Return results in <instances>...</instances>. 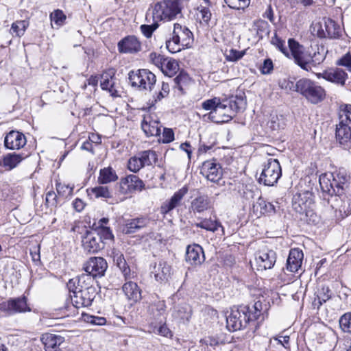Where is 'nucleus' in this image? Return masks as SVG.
Instances as JSON below:
<instances>
[{
  "label": "nucleus",
  "instance_id": "nucleus-1",
  "mask_svg": "<svg viewBox=\"0 0 351 351\" xmlns=\"http://www.w3.org/2000/svg\"><path fill=\"white\" fill-rule=\"evenodd\" d=\"M284 84L285 89L299 93L313 104L321 102L326 97L325 90L317 82L308 78L300 79L296 83L285 81L282 88H284Z\"/></svg>",
  "mask_w": 351,
  "mask_h": 351
},
{
  "label": "nucleus",
  "instance_id": "nucleus-2",
  "mask_svg": "<svg viewBox=\"0 0 351 351\" xmlns=\"http://www.w3.org/2000/svg\"><path fill=\"white\" fill-rule=\"evenodd\" d=\"M181 12L179 3L176 0L158 1L149 10L146 19L148 22L171 21Z\"/></svg>",
  "mask_w": 351,
  "mask_h": 351
},
{
  "label": "nucleus",
  "instance_id": "nucleus-3",
  "mask_svg": "<svg viewBox=\"0 0 351 351\" xmlns=\"http://www.w3.org/2000/svg\"><path fill=\"white\" fill-rule=\"evenodd\" d=\"M339 123L336 128V138L345 149L351 147V105L341 106L339 112Z\"/></svg>",
  "mask_w": 351,
  "mask_h": 351
},
{
  "label": "nucleus",
  "instance_id": "nucleus-4",
  "mask_svg": "<svg viewBox=\"0 0 351 351\" xmlns=\"http://www.w3.org/2000/svg\"><path fill=\"white\" fill-rule=\"evenodd\" d=\"M288 45L294 62L302 69L306 71L311 70L312 53L308 50H306L293 38L288 40Z\"/></svg>",
  "mask_w": 351,
  "mask_h": 351
},
{
  "label": "nucleus",
  "instance_id": "nucleus-5",
  "mask_svg": "<svg viewBox=\"0 0 351 351\" xmlns=\"http://www.w3.org/2000/svg\"><path fill=\"white\" fill-rule=\"evenodd\" d=\"M128 79L132 86L141 90L151 91L156 82V75L147 69L132 71L129 73Z\"/></svg>",
  "mask_w": 351,
  "mask_h": 351
},
{
  "label": "nucleus",
  "instance_id": "nucleus-6",
  "mask_svg": "<svg viewBox=\"0 0 351 351\" xmlns=\"http://www.w3.org/2000/svg\"><path fill=\"white\" fill-rule=\"evenodd\" d=\"M282 174L281 167L277 159L269 158L263 165L258 182L265 186H274Z\"/></svg>",
  "mask_w": 351,
  "mask_h": 351
},
{
  "label": "nucleus",
  "instance_id": "nucleus-7",
  "mask_svg": "<svg viewBox=\"0 0 351 351\" xmlns=\"http://www.w3.org/2000/svg\"><path fill=\"white\" fill-rule=\"evenodd\" d=\"M247 312L248 307L246 306L232 308L226 317L227 328L230 331H236L245 327L251 319V316L247 315Z\"/></svg>",
  "mask_w": 351,
  "mask_h": 351
},
{
  "label": "nucleus",
  "instance_id": "nucleus-8",
  "mask_svg": "<svg viewBox=\"0 0 351 351\" xmlns=\"http://www.w3.org/2000/svg\"><path fill=\"white\" fill-rule=\"evenodd\" d=\"M191 12L200 23L208 24L211 19L210 0H189Z\"/></svg>",
  "mask_w": 351,
  "mask_h": 351
},
{
  "label": "nucleus",
  "instance_id": "nucleus-9",
  "mask_svg": "<svg viewBox=\"0 0 351 351\" xmlns=\"http://www.w3.org/2000/svg\"><path fill=\"white\" fill-rule=\"evenodd\" d=\"M313 204V194L308 191L296 193L293 197V208L300 214L305 213L307 216Z\"/></svg>",
  "mask_w": 351,
  "mask_h": 351
},
{
  "label": "nucleus",
  "instance_id": "nucleus-10",
  "mask_svg": "<svg viewBox=\"0 0 351 351\" xmlns=\"http://www.w3.org/2000/svg\"><path fill=\"white\" fill-rule=\"evenodd\" d=\"M82 243L84 250L89 253H96L104 247L102 237L96 230L86 231Z\"/></svg>",
  "mask_w": 351,
  "mask_h": 351
},
{
  "label": "nucleus",
  "instance_id": "nucleus-11",
  "mask_svg": "<svg viewBox=\"0 0 351 351\" xmlns=\"http://www.w3.org/2000/svg\"><path fill=\"white\" fill-rule=\"evenodd\" d=\"M69 293L73 305L77 308L90 306L96 295L95 289L69 291Z\"/></svg>",
  "mask_w": 351,
  "mask_h": 351
},
{
  "label": "nucleus",
  "instance_id": "nucleus-12",
  "mask_svg": "<svg viewBox=\"0 0 351 351\" xmlns=\"http://www.w3.org/2000/svg\"><path fill=\"white\" fill-rule=\"evenodd\" d=\"M0 309L8 315L31 311V308L27 304L25 297L11 299L2 302L0 304Z\"/></svg>",
  "mask_w": 351,
  "mask_h": 351
},
{
  "label": "nucleus",
  "instance_id": "nucleus-13",
  "mask_svg": "<svg viewBox=\"0 0 351 351\" xmlns=\"http://www.w3.org/2000/svg\"><path fill=\"white\" fill-rule=\"evenodd\" d=\"M151 274L157 282H167L171 276L172 267L167 261L160 260L152 266Z\"/></svg>",
  "mask_w": 351,
  "mask_h": 351
},
{
  "label": "nucleus",
  "instance_id": "nucleus-14",
  "mask_svg": "<svg viewBox=\"0 0 351 351\" xmlns=\"http://www.w3.org/2000/svg\"><path fill=\"white\" fill-rule=\"evenodd\" d=\"M141 128L147 136L159 135L160 124L157 115L152 112L145 114L141 122Z\"/></svg>",
  "mask_w": 351,
  "mask_h": 351
},
{
  "label": "nucleus",
  "instance_id": "nucleus-15",
  "mask_svg": "<svg viewBox=\"0 0 351 351\" xmlns=\"http://www.w3.org/2000/svg\"><path fill=\"white\" fill-rule=\"evenodd\" d=\"M108 267L106 260L102 257H91L85 264L84 269L86 274L93 278L101 277L104 275Z\"/></svg>",
  "mask_w": 351,
  "mask_h": 351
},
{
  "label": "nucleus",
  "instance_id": "nucleus-16",
  "mask_svg": "<svg viewBox=\"0 0 351 351\" xmlns=\"http://www.w3.org/2000/svg\"><path fill=\"white\" fill-rule=\"evenodd\" d=\"M145 187L143 182L135 175L123 178L119 182V191L121 194H128L134 191H142Z\"/></svg>",
  "mask_w": 351,
  "mask_h": 351
},
{
  "label": "nucleus",
  "instance_id": "nucleus-17",
  "mask_svg": "<svg viewBox=\"0 0 351 351\" xmlns=\"http://www.w3.org/2000/svg\"><path fill=\"white\" fill-rule=\"evenodd\" d=\"M201 174L208 180L217 183L222 178V170L219 164L213 160H207L203 162L201 169Z\"/></svg>",
  "mask_w": 351,
  "mask_h": 351
},
{
  "label": "nucleus",
  "instance_id": "nucleus-18",
  "mask_svg": "<svg viewBox=\"0 0 351 351\" xmlns=\"http://www.w3.org/2000/svg\"><path fill=\"white\" fill-rule=\"evenodd\" d=\"M317 77L318 78H323L328 82L343 86L345 84L348 75L341 69L330 68L325 70L322 73H317Z\"/></svg>",
  "mask_w": 351,
  "mask_h": 351
},
{
  "label": "nucleus",
  "instance_id": "nucleus-19",
  "mask_svg": "<svg viewBox=\"0 0 351 351\" xmlns=\"http://www.w3.org/2000/svg\"><path fill=\"white\" fill-rule=\"evenodd\" d=\"M93 278L90 274H83L77 278L69 280L67 283V287L69 291H76L82 290H89L90 289H95L92 283Z\"/></svg>",
  "mask_w": 351,
  "mask_h": 351
},
{
  "label": "nucleus",
  "instance_id": "nucleus-20",
  "mask_svg": "<svg viewBox=\"0 0 351 351\" xmlns=\"http://www.w3.org/2000/svg\"><path fill=\"white\" fill-rule=\"evenodd\" d=\"M276 261V252L271 250L260 251L256 256L258 270H266L272 268Z\"/></svg>",
  "mask_w": 351,
  "mask_h": 351
},
{
  "label": "nucleus",
  "instance_id": "nucleus-21",
  "mask_svg": "<svg viewBox=\"0 0 351 351\" xmlns=\"http://www.w3.org/2000/svg\"><path fill=\"white\" fill-rule=\"evenodd\" d=\"M188 193V187L184 186L178 191L168 200L165 201L160 206V211L163 215H166L170 211L178 207L184 197Z\"/></svg>",
  "mask_w": 351,
  "mask_h": 351
},
{
  "label": "nucleus",
  "instance_id": "nucleus-22",
  "mask_svg": "<svg viewBox=\"0 0 351 351\" xmlns=\"http://www.w3.org/2000/svg\"><path fill=\"white\" fill-rule=\"evenodd\" d=\"M172 36L175 37V40L180 42L186 48L190 47L193 41V36L189 29L178 23L174 24Z\"/></svg>",
  "mask_w": 351,
  "mask_h": 351
},
{
  "label": "nucleus",
  "instance_id": "nucleus-23",
  "mask_svg": "<svg viewBox=\"0 0 351 351\" xmlns=\"http://www.w3.org/2000/svg\"><path fill=\"white\" fill-rule=\"evenodd\" d=\"M120 53H136L141 50V43L134 36H128L118 43Z\"/></svg>",
  "mask_w": 351,
  "mask_h": 351
},
{
  "label": "nucleus",
  "instance_id": "nucleus-24",
  "mask_svg": "<svg viewBox=\"0 0 351 351\" xmlns=\"http://www.w3.org/2000/svg\"><path fill=\"white\" fill-rule=\"evenodd\" d=\"M25 135L18 131L12 130L5 137L4 145L9 149H19L26 144Z\"/></svg>",
  "mask_w": 351,
  "mask_h": 351
},
{
  "label": "nucleus",
  "instance_id": "nucleus-25",
  "mask_svg": "<svg viewBox=\"0 0 351 351\" xmlns=\"http://www.w3.org/2000/svg\"><path fill=\"white\" fill-rule=\"evenodd\" d=\"M186 261L191 265H200L204 261L202 247L199 245H189L186 252Z\"/></svg>",
  "mask_w": 351,
  "mask_h": 351
},
{
  "label": "nucleus",
  "instance_id": "nucleus-26",
  "mask_svg": "<svg viewBox=\"0 0 351 351\" xmlns=\"http://www.w3.org/2000/svg\"><path fill=\"white\" fill-rule=\"evenodd\" d=\"M41 341L46 351H62L60 346L64 339L60 335L45 333L42 335Z\"/></svg>",
  "mask_w": 351,
  "mask_h": 351
},
{
  "label": "nucleus",
  "instance_id": "nucleus-27",
  "mask_svg": "<svg viewBox=\"0 0 351 351\" xmlns=\"http://www.w3.org/2000/svg\"><path fill=\"white\" fill-rule=\"evenodd\" d=\"M303 252L299 249H291L287 261V269L291 272H296L302 265Z\"/></svg>",
  "mask_w": 351,
  "mask_h": 351
},
{
  "label": "nucleus",
  "instance_id": "nucleus-28",
  "mask_svg": "<svg viewBox=\"0 0 351 351\" xmlns=\"http://www.w3.org/2000/svg\"><path fill=\"white\" fill-rule=\"evenodd\" d=\"M25 158L23 154L9 153L4 155L0 160V167L6 171H11L16 168L23 159Z\"/></svg>",
  "mask_w": 351,
  "mask_h": 351
},
{
  "label": "nucleus",
  "instance_id": "nucleus-29",
  "mask_svg": "<svg viewBox=\"0 0 351 351\" xmlns=\"http://www.w3.org/2000/svg\"><path fill=\"white\" fill-rule=\"evenodd\" d=\"M149 220L146 217H138L129 219L125 222L123 232L125 234H133L147 227Z\"/></svg>",
  "mask_w": 351,
  "mask_h": 351
},
{
  "label": "nucleus",
  "instance_id": "nucleus-30",
  "mask_svg": "<svg viewBox=\"0 0 351 351\" xmlns=\"http://www.w3.org/2000/svg\"><path fill=\"white\" fill-rule=\"evenodd\" d=\"M128 300L136 303L141 299V290L136 282L128 281L123 284L122 287Z\"/></svg>",
  "mask_w": 351,
  "mask_h": 351
},
{
  "label": "nucleus",
  "instance_id": "nucleus-31",
  "mask_svg": "<svg viewBox=\"0 0 351 351\" xmlns=\"http://www.w3.org/2000/svg\"><path fill=\"white\" fill-rule=\"evenodd\" d=\"M333 178V182L336 187L337 195H341L343 193V190L348 186V182L350 179L349 175L343 169L331 173Z\"/></svg>",
  "mask_w": 351,
  "mask_h": 351
},
{
  "label": "nucleus",
  "instance_id": "nucleus-32",
  "mask_svg": "<svg viewBox=\"0 0 351 351\" xmlns=\"http://www.w3.org/2000/svg\"><path fill=\"white\" fill-rule=\"evenodd\" d=\"M227 101L221 102L218 108L215 110V118H213L212 121L215 123H226L231 120L234 116L231 112L227 104Z\"/></svg>",
  "mask_w": 351,
  "mask_h": 351
},
{
  "label": "nucleus",
  "instance_id": "nucleus-33",
  "mask_svg": "<svg viewBox=\"0 0 351 351\" xmlns=\"http://www.w3.org/2000/svg\"><path fill=\"white\" fill-rule=\"evenodd\" d=\"M319 184L323 192L330 195H337L336 187L331 173L321 175L319 177Z\"/></svg>",
  "mask_w": 351,
  "mask_h": 351
},
{
  "label": "nucleus",
  "instance_id": "nucleus-34",
  "mask_svg": "<svg viewBox=\"0 0 351 351\" xmlns=\"http://www.w3.org/2000/svg\"><path fill=\"white\" fill-rule=\"evenodd\" d=\"M190 208L194 213H202L210 208V199L207 195L198 196L192 200Z\"/></svg>",
  "mask_w": 351,
  "mask_h": 351
},
{
  "label": "nucleus",
  "instance_id": "nucleus-35",
  "mask_svg": "<svg viewBox=\"0 0 351 351\" xmlns=\"http://www.w3.org/2000/svg\"><path fill=\"white\" fill-rule=\"evenodd\" d=\"M118 180L116 171L110 167L100 169L97 181L99 184H106Z\"/></svg>",
  "mask_w": 351,
  "mask_h": 351
},
{
  "label": "nucleus",
  "instance_id": "nucleus-36",
  "mask_svg": "<svg viewBox=\"0 0 351 351\" xmlns=\"http://www.w3.org/2000/svg\"><path fill=\"white\" fill-rule=\"evenodd\" d=\"M160 70L165 75L171 77L178 71L179 64L176 60L171 58H166Z\"/></svg>",
  "mask_w": 351,
  "mask_h": 351
},
{
  "label": "nucleus",
  "instance_id": "nucleus-37",
  "mask_svg": "<svg viewBox=\"0 0 351 351\" xmlns=\"http://www.w3.org/2000/svg\"><path fill=\"white\" fill-rule=\"evenodd\" d=\"M195 226L197 228H203L213 232L217 231L219 228H221L222 232H224L223 228L221 223L217 220H212L211 219H204L199 223H197Z\"/></svg>",
  "mask_w": 351,
  "mask_h": 351
},
{
  "label": "nucleus",
  "instance_id": "nucleus-38",
  "mask_svg": "<svg viewBox=\"0 0 351 351\" xmlns=\"http://www.w3.org/2000/svg\"><path fill=\"white\" fill-rule=\"evenodd\" d=\"M228 104L231 112L234 114L241 110H243L245 107V101L242 95H237L235 97L230 99L229 101L225 102Z\"/></svg>",
  "mask_w": 351,
  "mask_h": 351
},
{
  "label": "nucleus",
  "instance_id": "nucleus-39",
  "mask_svg": "<svg viewBox=\"0 0 351 351\" xmlns=\"http://www.w3.org/2000/svg\"><path fill=\"white\" fill-rule=\"evenodd\" d=\"M324 27L326 29V37L337 38L340 36L341 28L334 21L331 19L325 20Z\"/></svg>",
  "mask_w": 351,
  "mask_h": 351
},
{
  "label": "nucleus",
  "instance_id": "nucleus-40",
  "mask_svg": "<svg viewBox=\"0 0 351 351\" xmlns=\"http://www.w3.org/2000/svg\"><path fill=\"white\" fill-rule=\"evenodd\" d=\"M254 209L259 210L261 214H272L276 213L274 205L266 202L261 197L258 198L256 203L254 205Z\"/></svg>",
  "mask_w": 351,
  "mask_h": 351
},
{
  "label": "nucleus",
  "instance_id": "nucleus-41",
  "mask_svg": "<svg viewBox=\"0 0 351 351\" xmlns=\"http://www.w3.org/2000/svg\"><path fill=\"white\" fill-rule=\"evenodd\" d=\"M331 297L330 289L328 287H323L319 290L316 298H315L313 305L314 307H317V309L328 301Z\"/></svg>",
  "mask_w": 351,
  "mask_h": 351
},
{
  "label": "nucleus",
  "instance_id": "nucleus-42",
  "mask_svg": "<svg viewBox=\"0 0 351 351\" xmlns=\"http://www.w3.org/2000/svg\"><path fill=\"white\" fill-rule=\"evenodd\" d=\"M221 103V99L219 97L207 99L202 103V106L203 109L206 110H210L209 113V118L211 120L213 118H215V110Z\"/></svg>",
  "mask_w": 351,
  "mask_h": 351
},
{
  "label": "nucleus",
  "instance_id": "nucleus-43",
  "mask_svg": "<svg viewBox=\"0 0 351 351\" xmlns=\"http://www.w3.org/2000/svg\"><path fill=\"white\" fill-rule=\"evenodd\" d=\"M29 26V21L26 20L16 21L11 26L10 33L16 36L21 37L24 35Z\"/></svg>",
  "mask_w": 351,
  "mask_h": 351
},
{
  "label": "nucleus",
  "instance_id": "nucleus-44",
  "mask_svg": "<svg viewBox=\"0 0 351 351\" xmlns=\"http://www.w3.org/2000/svg\"><path fill=\"white\" fill-rule=\"evenodd\" d=\"M143 167L152 165L158 160L157 154L153 150H146L138 154Z\"/></svg>",
  "mask_w": 351,
  "mask_h": 351
},
{
  "label": "nucleus",
  "instance_id": "nucleus-45",
  "mask_svg": "<svg viewBox=\"0 0 351 351\" xmlns=\"http://www.w3.org/2000/svg\"><path fill=\"white\" fill-rule=\"evenodd\" d=\"M114 69H110L108 72L104 73L101 75L100 86L102 89L111 90L114 85L113 75H114Z\"/></svg>",
  "mask_w": 351,
  "mask_h": 351
},
{
  "label": "nucleus",
  "instance_id": "nucleus-46",
  "mask_svg": "<svg viewBox=\"0 0 351 351\" xmlns=\"http://www.w3.org/2000/svg\"><path fill=\"white\" fill-rule=\"evenodd\" d=\"M252 27L259 38H263L264 36L269 33V24L265 21L258 20L254 21Z\"/></svg>",
  "mask_w": 351,
  "mask_h": 351
},
{
  "label": "nucleus",
  "instance_id": "nucleus-47",
  "mask_svg": "<svg viewBox=\"0 0 351 351\" xmlns=\"http://www.w3.org/2000/svg\"><path fill=\"white\" fill-rule=\"evenodd\" d=\"M91 194L95 195L96 198H110L112 197L111 193L107 186H98L91 188L88 190Z\"/></svg>",
  "mask_w": 351,
  "mask_h": 351
},
{
  "label": "nucleus",
  "instance_id": "nucleus-48",
  "mask_svg": "<svg viewBox=\"0 0 351 351\" xmlns=\"http://www.w3.org/2000/svg\"><path fill=\"white\" fill-rule=\"evenodd\" d=\"M165 304L164 301L158 300L152 303L149 307V311L155 317L161 315L165 311Z\"/></svg>",
  "mask_w": 351,
  "mask_h": 351
},
{
  "label": "nucleus",
  "instance_id": "nucleus-49",
  "mask_svg": "<svg viewBox=\"0 0 351 351\" xmlns=\"http://www.w3.org/2000/svg\"><path fill=\"white\" fill-rule=\"evenodd\" d=\"M66 19V15L60 10H56L50 14L51 23H53L57 27L62 26L64 23Z\"/></svg>",
  "mask_w": 351,
  "mask_h": 351
},
{
  "label": "nucleus",
  "instance_id": "nucleus-50",
  "mask_svg": "<svg viewBox=\"0 0 351 351\" xmlns=\"http://www.w3.org/2000/svg\"><path fill=\"white\" fill-rule=\"evenodd\" d=\"M191 78L189 75L184 71H181L179 75L173 79L175 86L180 90H182L183 86L188 84Z\"/></svg>",
  "mask_w": 351,
  "mask_h": 351
},
{
  "label": "nucleus",
  "instance_id": "nucleus-51",
  "mask_svg": "<svg viewBox=\"0 0 351 351\" xmlns=\"http://www.w3.org/2000/svg\"><path fill=\"white\" fill-rule=\"evenodd\" d=\"M143 167V165L138 154L130 158L128 160V168L132 172L136 173Z\"/></svg>",
  "mask_w": 351,
  "mask_h": 351
},
{
  "label": "nucleus",
  "instance_id": "nucleus-52",
  "mask_svg": "<svg viewBox=\"0 0 351 351\" xmlns=\"http://www.w3.org/2000/svg\"><path fill=\"white\" fill-rule=\"evenodd\" d=\"M227 5L234 10H244L250 3V0H224Z\"/></svg>",
  "mask_w": 351,
  "mask_h": 351
},
{
  "label": "nucleus",
  "instance_id": "nucleus-53",
  "mask_svg": "<svg viewBox=\"0 0 351 351\" xmlns=\"http://www.w3.org/2000/svg\"><path fill=\"white\" fill-rule=\"evenodd\" d=\"M341 329L345 332L351 333V313H346L339 319Z\"/></svg>",
  "mask_w": 351,
  "mask_h": 351
},
{
  "label": "nucleus",
  "instance_id": "nucleus-54",
  "mask_svg": "<svg viewBox=\"0 0 351 351\" xmlns=\"http://www.w3.org/2000/svg\"><path fill=\"white\" fill-rule=\"evenodd\" d=\"M56 190L59 195L67 197L72 195L73 186L59 182L56 184Z\"/></svg>",
  "mask_w": 351,
  "mask_h": 351
},
{
  "label": "nucleus",
  "instance_id": "nucleus-55",
  "mask_svg": "<svg viewBox=\"0 0 351 351\" xmlns=\"http://www.w3.org/2000/svg\"><path fill=\"white\" fill-rule=\"evenodd\" d=\"M166 47L169 52L175 53L180 51L182 49H185L181 43L178 41L175 40V37L172 36V38L166 42Z\"/></svg>",
  "mask_w": 351,
  "mask_h": 351
},
{
  "label": "nucleus",
  "instance_id": "nucleus-56",
  "mask_svg": "<svg viewBox=\"0 0 351 351\" xmlns=\"http://www.w3.org/2000/svg\"><path fill=\"white\" fill-rule=\"evenodd\" d=\"M158 27V22L153 21L152 25H141V30L142 34L146 38H150L154 32Z\"/></svg>",
  "mask_w": 351,
  "mask_h": 351
},
{
  "label": "nucleus",
  "instance_id": "nucleus-57",
  "mask_svg": "<svg viewBox=\"0 0 351 351\" xmlns=\"http://www.w3.org/2000/svg\"><path fill=\"white\" fill-rule=\"evenodd\" d=\"M325 59L324 55V49L322 47L321 51L319 48H317V51H314L313 54H312V66H316L317 64H320Z\"/></svg>",
  "mask_w": 351,
  "mask_h": 351
},
{
  "label": "nucleus",
  "instance_id": "nucleus-58",
  "mask_svg": "<svg viewBox=\"0 0 351 351\" xmlns=\"http://www.w3.org/2000/svg\"><path fill=\"white\" fill-rule=\"evenodd\" d=\"M245 54V52L241 51H237L235 49H230L226 52V58L228 61H237L241 59Z\"/></svg>",
  "mask_w": 351,
  "mask_h": 351
},
{
  "label": "nucleus",
  "instance_id": "nucleus-59",
  "mask_svg": "<svg viewBox=\"0 0 351 351\" xmlns=\"http://www.w3.org/2000/svg\"><path fill=\"white\" fill-rule=\"evenodd\" d=\"M271 43L275 45L279 50L282 52L285 56H289V52L285 46V42L281 40L276 34L271 38Z\"/></svg>",
  "mask_w": 351,
  "mask_h": 351
},
{
  "label": "nucleus",
  "instance_id": "nucleus-60",
  "mask_svg": "<svg viewBox=\"0 0 351 351\" xmlns=\"http://www.w3.org/2000/svg\"><path fill=\"white\" fill-rule=\"evenodd\" d=\"M312 33L319 38L326 37V29H324L323 25L321 22L313 25Z\"/></svg>",
  "mask_w": 351,
  "mask_h": 351
},
{
  "label": "nucleus",
  "instance_id": "nucleus-61",
  "mask_svg": "<svg viewBox=\"0 0 351 351\" xmlns=\"http://www.w3.org/2000/svg\"><path fill=\"white\" fill-rule=\"evenodd\" d=\"M86 322L93 325L104 326L106 324V319L104 317H97L93 315H87L85 318Z\"/></svg>",
  "mask_w": 351,
  "mask_h": 351
},
{
  "label": "nucleus",
  "instance_id": "nucleus-62",
  "mask_svg": "<svg viewBox=\"0 0 351 351\" xmlns=\"http://www.w3.org/2000/svg\"><path fill=\"white\" fill-rule=\"evenodd\" d=\"M149 58L152 62L160 69H161L162 65L163 64V62L166 59V58L163 56L156 53H151L149 55Z\"/></svg>",
  "mask_w": 351,
  "mask_h": 351
},
{
  "label": "nucleus",
  "instance_id": "nucleus-63",
  "mask_svg": "<svg viewBox=\"0 0 351 351\" xmlns=\"http://www.w3.org/2000/svg\"><path fill=\"white\" fill-rule=\"evenodd\" d=\"M174 140V132L170 128H164L160 141L163 143H169Z\"/></svg>",
  "mask_w": 351,
  "mask_h": 351
},
{
  "label": "nucleus",
  "instance_id": "nucleus-64",
  "mask_svg": "<svg viewBox=\"0 0 351 351\" xmlns=\"http://www.w3.org/2000/svg\"><path fill=\"white\" fill-rule=\"evenodd\" d=\"M337 64L345 66L348 71H351V55L347 53L343 56L338 60Z\"/></svg>",
  "mask_w": 351,
  "mask_h": 351
}]
</instances>
